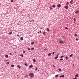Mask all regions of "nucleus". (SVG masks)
<instances>
[{
  "label": "nucleus",
  "instance_id": "1",
  "mask_svg": "<svg viewBox=\"0 0 79 79\" xmlns=\"http://www.w3.org/2000/svg\"><path fill=\"white\" fill-rule=\"evenodd\" d=\"M29 76L30 77H33L34 76V74L32 73H30L29 74Z\"/></svg>",
  "mask_w": 79,
  "mask_h": 79
},
{
  "label": "nucleus",
  "instance_id": "2",
  "mask_svg": "<svg viewBox=\"0 0 79 79\" xmlns=\"http://www.w3.org/2000/svg\"><path fill=\"white\" fill-rule=\"evenodd\" d=\"M59 43H60V44H63V43H64V41L62 40H59Z\"/></svg>",
  "mask_w": 79,
  "mask_h": 79
},
{
  "label": "nucleus",
  "instance_id": "3",
  "mask_svg": "<svg viewBox=\"0 0 79 79\" xmlns=\"http://www.w3.org/2000/svg\"><path fill=\"white\" fill-rule=\"evenodd\" d=\"M65 8H66V9H68V6H65Z\"/></svg>",
  "mask_w": 79,
  "mask_h": 79
},
{
  "label": "nucleus",
  "instance_id": "4",
  "mask_svg": "<svg viewBox=\"0 0 79 79\" xmlns=\"http://www.w3.org/2000/svg\"><path fill=\"white\" fill-rule=\"evenodd\" d=\"M57 6L58 8H59L60 6H61V5L59 4L58 5H57Z\"/></svg>",
  "mask_w": 79,
  "mask_h": 79
},
{
  "label": "nucleus",
  "instance_id": "5",
  "mask_svg": "<svg viewBox=\"0 0 79 79\" xmlns=\"http://www.w3.org/2000/svg\"><path fill=\"white\" fill-rule=\"evenodd\" d=\"M32 67H33V65H31L29 66V68H32Z\"/></svg>",
  "mask_w": 79,
  "mask_h": 79
},
{
  "label": "nucleus",
  "instance_id": "6",
  "mask_svg": "<svg viewBox=\"0 0 79 79\" xmlns=\"http://www.w3.org/2000/svg\"><path fill=\"white\" fill-rule=\"evenodd\" d=\"M47 31H50V29H49L48 28H47Z\"/></svg>",
  "mask_w": 79,
  "mask_h": 79
},
{
  "label": "nucleus",
  "instance_id": "7",
  "mask_svg": "<svg viewBox=\"0 0 79 79\" xmlns=\"http://www.w3.org/2000/svg\"><path fill=\"white\" fill-rule=\"evenodd\" d=\"M6 58H8V56L7 55H6L5 56Z\"/></svg>",
  "mask_w": 79,
  "mask_h": 79
},
{
  "label": "nucleus",
  "instance_id": "8",
  "mask_svg": "<svg viewBox=\"0 0 79 79\" xmlns=\"http://www.w3.org/2000/svg\"><path fill=\"white\" fill-rule=\"evenodd\" d=\"M17 67L19 68H21V66H20L19 65H18Z\"/></svg>",
  "mask_w": 79,
  "mask_h": 79
},
{
  "label": "nucleus",
  "instance_id": "9",
  "mask_svg": "<svg viewBox=\"0 0 79 79\" xmlns=\"http://www.w3.org/2000/svg\"><path fill=\"white\" fill-rule=\"evenodd\" d=\"M73 0H71L70 1V3H73Z\"/></svg>",
  "mask_w": 79,
  "mask_h": 79
},
{
  "label": "nucleus",
  "instance_id": "10",
  "mask_svg": "<svg viewBox=\"0 0 79 79\" xmlns=\"http://www.w3.org/2000/svg\"><path fill=\"white\" fill-rule=\"evenodd\" d=\"M45 33H46V32L45 31L43 32V34L44 35H45Z\"/></svg>",
  "mask_w": 79,
  "mask_h": 79
},
{
  "label": "nucleus",
  "instance_id": "11",
  "mask_svg": "<svg viewBox=\"0 0 79 79\" xmlns=\"http://www.w3.org/2000/svg\"><path fill=\"white\" fill-rule=\"evenodd\" d=\"M66 5H69V2H67V3L66 4Z\"/></svg>",
  "mask_w": 79,
  "mask_h": 79
},
{
  "label": "nucleus",
  "instance_id": "12",
  "mask_svg": "<svg viewBox=\"0 0 79 79\" xmlns=\"http://www.w3.org/2000/svg\"><path fill=\"white\" fill-rule=\"evenodd\" d=\"M73 21L74 23H76V19L75 18L74 19Z\"/></svg>",
  "mask_w": 79,
  "mask_h": 79
},
{
  "label": "nucleus",
  "instance_id": "13",
  "mask_svg": "<svg viewBox=\"0 0 79 79\" xmlns=\"http://www.w3.org/2000/svg\"><path fill=\"white\" fill-rule=\"evenodd\" d=\"M31 50H34V48H31Z\"/></svg>",
  "mask_w": 79,
  "mask_h": 79
},
{
  "label": "nucleus",
  "instance_id": "14",
  "mask_svg": "<svg viewBox=\"0 0 79 79\" xmlns=\"http://www.w3.org/2000/svg\"><path fill=\"white\" fill-rule=\"evenodd\" d=\"M56 77H58V75H56L55 76Z\"/></svg>",
  "mask_w": 79,
  "mask_h": 79
},
{
  "label": "nucleus",
  "instance_id": "15",
  "mask_svg": "<svg viewBox=\"0 0 79 79\" xmlns=\"http://www.w3.org/2000/svg\"><path fill=\"white\" fill-rule=\"evenodd\" d=\"M64 75H62L60 76V77H64Z\"/></svg>",
  "mask_w": 79,
  "mask_h": 79
},
{
  "label": "nucleus",
  "instance_id": "16",
  "mask_svg": "<svg viewBox=\"0 0 79 79\" xmlns=\"http://www.w3.org/2000/svg\"><path fill=\"white\" fill-rule=\"evenodd\" d=\"M33 62H34V63H35V61H36V60H35V59H33Z\"/></svg>",
  "mask_w": 79,
  "mask_h": 79
},
{
  "label": "nucleus",
  "instance_id": "17",
  "mask_svg": "<svg viewBox=\"0 0 79 79\" xmlns=\"http://www.w3.org/2000/svg\"><path fill=\"white\" fill-rule=\"evenodd\" d=\"M52 7H53L54 8H55V5H53V6H52Z\"/></svg>",
  "mask_w": 79,
  "mask_h": 79
},
{
  "label": "nucleus",
  "instance_id": "18",
  "mask_svg": "<svg viewBox=\"0 0 79 79\" xmlns=\"http://www.w3.org/2000/svg\"><path fill=\"white\" fill-rule=\"evenodd\" d=\"M11 67H14V66H15V65H14L13 64H12L11 65Z\"/></svg>",
  "mask_w": 79,
  "mask_h": 79
},
{
  "label": "nucleus",
  "instance_id": "19",
  "mask_svg": "<svg viewBox=\"0 0 79 79\" xmlns=\"http://www.w3.org/2000/svg\"><path fill=\"white\" fill-rule=\"evenodd\" d=\"M79 76V75H78V74H77V75H76L75 76V77H78V76Z\"/></svg>",
  "mask_w": 79,
  "mask_h": 79
},
{
  "label": "nucleus",
  "instance_id": "20",
  "mask_svg": "<svg viewBox=\"0 0 79 79\" xmlns=\"http://www.w3.org/2000/svg\"><path fill=\"white\" fill-rule=\"evenodd\" d=\"M73 55L72 54H71V55L69 56L70 57H71V56H72Z\"/></svg>",
  "mask_w": 79,
  "mask_h": 79
},
{
  "label": "nucleus",
  "instance_id": "21",
  "mask_svg": "<svg viewBox=\"0 0 79 79\" xmlns=\"http://www.w3.org/2000/svg\"><path fill=\"white\" fill-rule=\"evenodd\" d=\"M20 40H23V38L21 37V38H20Z\"/></svg>",
  "mask_w": 79,
  "mask_h": 79
},
{
  "label": "nucleus",
  "instance_id": "22",
  "mask_svg": "<svg viewBox=\"0 0 79 79\" xmlns=\"http://www.w3.org/2000/svg\"><path fill=\"white\" fill-rule=\"evenodd\" d=\"M34 44V42H32L31 43V45H33V44Z\"/></svg>",
  "mask_w": 79,
  "mask_h": 79
},
{
  "label": "nucleus",
  "instance_id": "23",
  "mask_svg": "<svg viewBox=\"0 0 79 79\" xmlns=\"http://www.w3.org/2000/svg\"><path fill=\"white\" fill-rule=\"evenodd\" d=\"M27 76H28L27 75L26 76H25L24 77H25V78H26V77H27Z\"/></svg>",
  "mask_w": 79,
  "mask_h": 79
},
{
  "label": "nucleus",
  "instance_id": "24",
  "mask_svg": "<svg viewBox=\"0 0 79 79\" xmlns=\"http://www.w3.org/2000/svg\"><path fill=\"white\" fill-rule=\"evenodd\" d=\"M52 55V54H51V53H49L48 54V56H50V55Z\"/></svg>",
  "mask_w": 79,
  "mask_h": 79
},
{
  "label": "nucleus",
  "instance_id": "25",
  "mask_svg": "<svg viewBox=\"0 0 79 79\" xmlns=\"http://www.w3.org/2000/svg\"><path fill=\"white\" fill-rule=\"evenodd\" d=\"M10 63V62H7L6 63V64H9Z\"/></svg>",
  "mask_w": 79,
  "mask_h": 79
},
{
  "label": "nucleus",
  "instance_id": "26",
  "mask_svg": "<svg viewBox=\"0 0 79 79\" xmlns=\"http://www.w3.org/2000/svg\"><path fill=\"white\" fill-rule=\"evenodd\" d=\"M37 69H38L37 68H36L35 69V71H37Z\"/></svg>",
  "mask_w": 79,
  "mask_h": 79
},
{
  "label": "nucleus",
  "instance_id": "27",
  "mask_svg": "<svg viewBox=\"0 0 79 79\" xmlns=\"http://www.w3.org/2000/svg\"><path fill=\"white\" fill-rule=\"evenodd\" d=\"M58 56H56L55 58V59H57V58H58Z\"/></svg>",
  "mask_w": 79,
  "mask_h": 79
},
{
  "label": "nucleus",
  "instance_id": "28",
  "mask_svg": "<svg viewBox=\"0 0 79 79\" xmlns=\"http://www.w3.org/2000/svg\"><path fill=\"white\" fill-rule=\"evenodd\" d=\"M12 33V31H10V33H9V34H11Z\"/></svg>",
  "mask_w": 79,
  "mask_h": 79
},
{
  "label": "nucleus",
  "instance_id": "29",
  "mask_svg": "<svg viewBox=\"0 0 79 79\" xmlns=\"http://www.w3.org/2000/svg\"><path fill=\"white\" fill-rule=\"evenodd\" d=\"M21 56H22V57H23V54H21L20 55Z\"/></svg>",
  "mask_w": 79,
  "mask_h": 79
},
{
  "label": "nucleus",
  "instance_id": "30",
  "mask_svg": "<svg viewBox=\"0 0 79 79\" xmlns=\"http://www.w3.org/2000/svg\"><path fill=\"white\" fill-rule=\"evenodd\" d=\"M63 57H64V56H62L60 57V58H63Z\"/></svg>",
  "mask_w": 79,
  "mask_h": 79
},
{
  "label": "nucleus",
  "instance_id": "31",
  "mask_svg": "<svg viewBox=\"0 0 79 79\" xmlns=\"http://www.w3.org/2000/svg\"><path fill=\"white\" fill-rule=\"evenodd\" d=\"M78 12H79V11H78V10H77V11H76L75 12L76 13H78Z\"/></svg>",
  "mask_w": 79,
  "mask_h": 79
},
{
  "label": "nucleus",
  "instance_id": "32",
  "mask_svg": "<svg viewBox=\"0 0 79 79\" xmlns=\"http://www.w3.org/2000/svg\"><path fill=\"white\" fill-rule=\"evenodd\" d=\"M74 35H75V37H77V34H75Z\"/></svg>",
  "mask_w": 79,
  "mask_h": 79
},
{
  "label": "nucleus",
  "instance_id": "33",
  "mask_svg": "<svg viewBox=\"0 0 79 79\" xmlns=\"http://www.w3.org/2000/svg\"><path fill=\"white\" fill-rule=\"evenodd\" d=\"M27 50H31V49L30 48H28Z\"/></svg>",
  "mask_w": 79,
  "mask_h": 79
},
{
  "label": "nucleus",
  "instance_id": "34",
  "mask_svg": "<svg viewBox=\"0 0 79 79\" xmlns=\"http://www.w3.org/2000/svg\"><path fill=\"white\" fill-rule=\"evenodd\" d=\"M58 70L59 71H61V69H59Z\"/></svg>",
  "mask_w": 79,
  "mask_h": 79
},
{
  "label": "nucleus",
  "instance_id": "35",
  "mask_svg": "<svg viewBox=\"0 0 79 79\" xmlns=\"http://www.w3.org/2000/svg\"><path fill=\"white\" fill-rule=\"evenodd\" d=\"M65 29H68V27H65Z\"/></svg>",
  "mask_w": 79,
  "mask_h": 79
},
{
  "label": "nucleus",
  "instance_id": "36",
  "mask_svg": "<svg viewBox=\"0 0 79 79\" xmlns=\"http://www.w3.org/2000/svg\"><path fill=\"white\" fill-rule=\"evenodd\" d=\"M63 60V59H60V61H62V60Z\"/></svg>",
  "mask_w": 79,
  "mask_h": 79
},
{
  "label": "nucleus",
  "instance_id": "37",
  "mask_svg": "<svg viewBox=\"0 0 79 79\" xmlns=\"http://www.w3.org/2000/svg\"><path fill=\"white\" fill-rule=\"evenodd\" d=\"M25 66H27V63L25 64Z\"/></svg>",
  "mask_w": 79,
  "mask_h": 79
},
{
  "label": "nucleus",
  "instance_id": "38",
  "mask_svg": "<svg viewBox=\"0 0 79 79\" xmlns=\"http://www.w3.org/2000/svg\"><path fill=\"white\" fill-rule=\"evenodd\" d=\"M11 2H13V0H10Z\"/></svg>",
  "mask_w": 79,
  "mask_h": 79
},
{
  "label": "nucleus",
  "instance_id": "39",
  "mask_svg": "<svg viewBox=\"0 0 79 79\" xmlns=\"http://www.w3.org/2000/svg\"><path fill=\"white\" fill-rule=\"evenodd\" d=\"M65 58H66L67 59H67H68V57L66 56L65 57Z\"/></svg>",
  "mask_w": 79,
  "mask_h": 79
},
{
  "label": "nucleus",
  "instance_id": "40",
  "mask_svg": "<svg viewBox=\"0 0 79 79\" xmlns=\"http://www.w3.org/2000/svg\"><path fill=\"white\" fill-rule=\"evenodd\" d=\"M54 53H55V52H53L52 53V55H54Z\"/></svg>",
  "mask_w": 79,
  "mask_h": 79
},
{
  "label": "nucleus",
  "instance_id": "41",
  "mask_svg": "<svg viewBox=\"0 0 79 79\" xmlns=\"http://www.w3.org/2000/svg\"><path fill=\"white\" fill-rule=\"evenodd\" d=\"M73 79H77V77H75V78H73Z\"/></svg>",
  "mask_w": 79,
  "mask_h": 79
},
{
  "label": "nucleus",
  "instance_id": "42",
  "mask_svg": "<svg viewBox=\"0 0 79 79\" xmlns=\"http://www.w3.org/2000/svg\"><path fill=\"white\" fill-rule=\"evenodd\" d=\"M79 40V39H78L77 38L76 39V40Z\"/></svg>",
  "mask_w": 79,
  "mask_h": 79
},
{
  "label": "nucleus",
  "instance_id": "43",
  "mask_svg": "<svg viewBox=\"0 0 79 79\" xmlns=\"http://www.w3.org/2000/svg\"><path fill=\"white\" fill-rule=\"evenodd\" d=\"M23 53H25V51H23Z\"/></svg>",
  "mask_w": 79,
  "mask_h": 79
},
{
  "label": "nucleus",
  "instance_id": "44",
  "mask_svg": "<svg viewBox=\"0 0 79 79\" xmlns=\"http://www.w3.org/2000/svg\"><path fill=\"white\" fill-rule=\"evenodd\" d=\"M40 34H41V33H42V31H40Z\"/></svg>",
  "mask_w": 79,
  "mask_h": 79
},
{
  "label": "nucleus",
  "instance_id": "45",
  "mask_svg": "<svg viewBox=\"0 0 79 79\" xmlns=\"http://www.w3.org/2000/svg\"><path fill=\"white\" fill-rule=\"evenodd\" d=\"M10 55H12V53H10Z\"/></svg>",
  "mask_w": 79,
  "mask_h": 79
},
{
  "label": "nucleus",
  "instance_id": "46",
  "mask_svg": "<svg viewBox=\"0 0 79 79\" xmlns=\"http://www.w3.org/2000/svg\"><path fill=\"white\" fill-rule=\"evenodd\" d=\"M50 8L51 9H52V7H50Z\"/></svg>",
  "mask_w": 79,
  "mask_h": 79
},
{
  "label": "nucleus",
  "instance_id": "47",
  "mask_svg": "<svg viewBox=\"0 0 79 79\" xmlns=\"http://www.w3.org/2000/svg\"><path fill=\"white\" fill-rule=\"evenodd\" d=\"M46 50H47V49H44V50H45V51H46Z\"/></svg>",
  "mask_w": 79,
  "mask_h": 79
},
{
  "label": "nucleus",
  "instance_id": "48",
  "mask_svg": "<svg viewBox=\"0 0 79 79\" xmlns=\"http://www.w3.org/2000/svg\"><path fill=\"white\" fill-rule=\"evenodd\" d=\"M6 61H8V60H6Z\"/></svg>",
  "mask_w": 79,
  "mask_h": 79
},
{
  "label": "nucleus",
  "instance_id": "49",
  "mask_svg": "<svg viewBox=\"0 0 79 79\" xmlns=\"http://www.w3.org/2000/svg\"><path fill=\"white\" fill-rule=\"evenodd\" d=\"M17 36H18V37H19V35H17Z\"/></svg>",
  "mask_w": 79,
  "mask_h": 79
},
{
  "label": "nucleus",
  "instance_id": "50",
  "mask_svg": "<svg viewBox=\"0 0 79 79\" xmlns=\"http://www.w3.org/2000/svg\"><path fill=\"white\" fill-rule=\"evenodd\" d=\"M58 55H59V54H58L57 55V56H58Z\"/></svg>",
  "mask_w": 79,
  "mask_h": 79
},
{
  "label": "nucleus",
  "instance_id": "51",
  "mask_svg": "<svg viewBox=\"0 0 79 79\" xmlns=\"http://www.w3.org/2000/svg\"><path fill=\"white\" fill-rule=\"evenodd\" d=\"M38 34H40V32H38Z\"/></svg>",
  "mask_w": 79,
  "mask_h": 79
},
{
  "label": "nucleus",
  "instance_id": "52",
  "mask_svg": "<svg viewBox=\"0 0 79 79\" xmlns=\"http://www.w3.org/2000/svg\"><path fill=\"white\" fill-rule=\"evenodd\" d=\"M53 67H55V65H53Z\"/></svg>",
  "mask_w": 79,
  "mask_h": 79
},
{
  "label": "nucleus",
  "instance_id": "53",
  "mask_svg": "<svg viewBox=\"0 0 79 79\" xmlns=\"http://www.w3.org/2000/svg\"><path fill=\"white\" fill-rule=\"evenodd\" d=\"M32 21H33V22L34 21V20H32Z\"/></svg>",
  "mask_w": 79,
  "mask_h": 79
}]
</instances>
